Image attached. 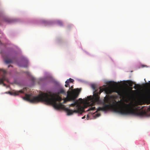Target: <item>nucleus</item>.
Here are the masks:
<instances>
[{"instance_id": "1", "label": "nucleus", "mask_w": 150, "mask_h": 150, "mask_svg": "<svg viewBox=\"0 0 150 150\" xmlns=\"http://www.w3.org/2000/svg\"><path fill=\"white\" fill-rule=\"evenodd\" d=\"M103 106L98 108L97 111H107L112 109L115 112L122 115H132L142 116L144 113L142 112L135 110L132 104L121 103L120 101L112 100L108 96H105L104 99Z\"/></svg>"}, {"instance_id": "2", "label": "nucleus", "mask_w": 150, "mask_h": 150, "mask_svg": "<svg viewBox=\"0 0 150 150\" xmlns=\"http://www.w3.org/2000/svg\"><path fill=\"white\" fill-rule=\"evenodd\" d=\"M60 94H66L63 89H60L56 93H52L50 92L42 93L37 96H33L30 94H26L24 99L32 103L45 102L47 104L52 105L57 109L62 108L64 105L60 102L62 98L59 96Z\"/></svg>"}, {"instance_id": "3", "label": "nucleus", "mask_w": 150, "mask_h": 150, "mask_svg": "<svg viewBox=\"0 0 150 150\" xmlns=\"http://www.w3.org/2000/svg\"><path fill=\"white\" fill-rule=\"evenodd\" d=\"M105 91L107 93H111V90L108 88H100L99 92H96L93 94V97L91 96L88 97L87 99L89 101H90V103L88 102V105L92 106L93 105L96 103H98L99 101V95L100 93L103 91Z\"/></svg>"}, {"instance_id": "4", "label": "nucleus", "mask_w": 150, "mask_h": 150, "mask_svg": "<svg viewBox=\"0 0 150 150\" xmlns=\"http://www.w3.org/2000/svg\"><path fill=\"white\" fill-rule=\"evenodd\" d=\"M70 106L75 107L74 110H71L67 108H65L64 109L67 113V115H72L74 113H82L84 112L83 109L81 107V104L79 103L77 100L74 101V103H71Z\"/></svg>"}, {"instance_id": "5", "label": "nucleus", "mask_w": 150, "mask_h": 150, "mask_svg": "<svg viewBox=\"0 0 150 150\" xmlns=\"http://www.w3.org/2000/svg\"><path fill=\"white\" fill-rule=\"evenodd\" d=\"M81 89L76 88L71 91H68L67 92V98L64 99L63 103L70 101H74L76 98L81 91Z\"/></svg>"}, {"instance_id": "6", "label": "nucleus", "mask_w": 150, "mask_h": 150, "mask_svg": "<svg viewBox=\"0 0 150 150\" xmlns=\"http://www.w3.org/2000/svg\"><path fill=\"white\" fill-rule=\"evenodd\" d=\"M0 73H2V78H0V84H3L4 86H5V84L4 83V81H6L8 82V80L5 76V74L6 73V70L3 69H0Z\"/></svg>"}, {"instance_id": "7", "label": "nucleus", "mask_w": 150, "mask_h": 150, "mask_svg": "<svg viewBox=\"0 0 150 150\" xmlns=\"http://www.w3.org/2000/svg\"><path fill=\"white\" fill-rule=\"evenodd\" d=\"M146 84H147L148 87L149 88L148 91L149 95L148 96L145 97L144 98L147 103L150 104V81H149V83H147Z\"/></svg>"}, {"instance_id": "8", "label": "nucleus", "mask_w": 150, "mask_h": 150, "mask_svg": "<svg viewBox=\"0 0 150 150\" xmlns=\"http://www.w3.org/2000/svg\"><path fill=\"white\" fill-rule=\"evenodd\" d=\"M24 92V91L23 90H20L18 91H16L12 93H11V92H9V93L11 95L16 96L19 95L20 93H23Z\"/></svg>"}, {"instance_id": "9", "label": "nucleus", "mask_w": 150, "mask_h": 150, "mask_svg": "<svg viewBox=\"0 0 150 150\" xmlns=\"http://www.w3.org/2000/svg\"><path fill=\"white\" fill-rule=\"evenodd\" d=\"M5 62L6 64L11 63L13 62V60L11 59H6L5 60Z\"/></svg>"}, {"instance_id": "10", "label": "nucleus", "mask_w": 150, "mask_h": 150, "mask_svg": "<svg viewBox=\"0 0 150 150\" xmlns=\"http://www.w3.org/2000/svg\"><path fill=\"white\" fill-rule=\"evenodd\" d=\"M74 81V80L72 79L69 78V79H67L66 81V82H68L69 83H73Z\"/></svg>"}, {"instance_id": "11", "label": "nucleus", "mask_w": 150, "mask_h": 150, "mask_svg": "<svg viewBox=\"0 0 150 150\" xmlns=\"http://www.w3.org/2000/svg\"><path fill=\"white\" fill-rule=\"evenodd\" d=\"M140 86L138 84H135V86L134 87V88L135 89H139L140 88Z\"/></svg>"}, {"instance_id": "12", "label": "nucleus", "mask_w": 150, "mask_h": 150, "mask_svg": "<svg viewBox=\"0 0 150 150\" xmlns=\"http://www.w3.org/2000/svg\"><path fill=\"white\" fill-rule=\"evenodd\" d=\"M91 88L93 89L95 91V92H96L97 90L96 89L95 86L94 84H92L91 86Z\"/></svg>"}, {"instance_id": "13", "label": "nucleus", "mask_w": 150, "mask_h": 150, "mask_svg": "<svg viewBox=\"0 0 150 150\" xmlns=\"http://www.w3.org/2000/svg\"><path fill=\"white\" fill-rule=\"evenodd\" d=\"M65 86L66 87H69V88L70 87V85H69V84L68 82H66V81H65Z\"/></svg>"}, {"instance_id": "14", "label": "nucleus", "mask_w": 150, "mask_h": 150, "mask_svg": "<svg viewBox=\"0 0 150 150\" xmlns=\"http://www.w3.org/2000/svg\"><path fill=\"white\" fill-rule=\"evenodd\" d=\"M65 86L66 87H69V88L70 87V85H69V84L68 82H66V81H65Z\"/></svg>"}, {"instance_id": "15", "label": "nucleus", "mask_w": 150, "mask_h": 150, "mask_svg": "<svg viewBox=\"0 0 150 150\" xmlns=\"http://www.w3.org/2000/svg\"><path fill=\"white\" fill-rule=\"evenodd\" d=\"M65 86L66 87H69V88L70 87V85H69V84L68 82H66V81H65Z\"/></svg>"}, {"instance_id": "16", "label": "nucleus", "mask_w": 150, "mask_h": 150, "mask_svg": "<svg viewBox=\"0 0 150 150\" xmlns=\"http://www.w3.org/2000/svg\"><path fill=\"white\" fill-rule=\"evenodd\" d=\"M95 107H91L90 108L88 109V110H95Z\"/></svg>"}, {"instance_id": "17", "label": "nucleus", "mask_w": 150, "mask_h": 150, "mask_svg": "<svg viewBox=\"0 0 150 150\" xmlns=\"http://www.w3.org/2000/svg\"><path fill=\"white\" fill-rule=\"evenodd\" d=\"M18 65H19V66H20V67H27L28 66L27 63L25 65H20L19 64H18Z\"/></svg>"}, {"instance_id": "18", "label": "nucleus", "mask_w": 150, "mask_h": 150, "mask_svg": "<svg viewBox=\"0 0 150 150\" xmlns=\"http://www.w3.org/2000/svg\"><path fill=\"white\" fill-rule=\"evenodd\" d=\"M108 84L112 86H113L114 85L113 83V82L111 81L109 82L108 83Z\"/></svg>"}, {"instance_id": "19", "label": "nucleus", "mask_w": 150, "mask_h": 150, "mask_svg": "<svg viewBox=\"0 0 150 150\" xmlns=\"http://www.w3.org/2000/svg\"><path fill=\"white\" fill-rule=\"evenodd\" d=\"M58 24L60 25H62V23L61 21H58Z\"/></svg>"}, {"instance_id": "20", "label": "nucleus", "mask_w": 150, "mask_h": 150, "mask_svg": "<svg viewBox=\"0 0 150 150\" xmlns=\"http://www.w3.org/2000/svg\"><path fill=\"white\" fill-rule=\"evenodd\" d=\"M6 21L8 23H11L12 22L11 20L9 19H7L6 20Z\"/></svg>"}, {"instance_id": "21", "label": "nucleus", "mask_w": 150, "mask_h": 150, "mask_svg": "<svg viewBox=\"0 0 150 150\" xmlns=\"http://www.w3.org/2000/svg\"><path fill=\"white\" fill-rule=\"evenodd\" d=\"M132 83H133L131 81H130V83L129 84L130 86H132Z\"/></svg>"}, {"instance_id": "22", "label": "nucleus", "mask_w": 150, "mask_h": 150, "mask_svg": "<svg viewBox=\"0 0 150 150\" xmlns=\"http://www.w3.org/2000/svg\"><path fill=\"white\" fill-rule=\"evenodd\" d=\"M147 111L150 112V107L147 108Z\"/></svg>"}, {"instance_id": "23", "label": "nucleus", "mask_w": 150, "mask_h": 150, "mask_svg": "<svg viewBox=\"0 0 150 150\" xmlns=\"http://www.w3.org/2000/svg\"><path fill=\"white\" fill-rule=\"evenodd\" d=\"M73 88V86H71V88H69V89L70 90V89H72Z\"/></svg>"}, {"instance_id": "24", "label": "nucleus", "mask_w": 150, "mask_h": 150, "mask_svg": "<svg viewBox=\"0 0 150 150\" xmlns=\"http://www.w3.org/2000/svg\"><path fill=\"white\" fill-rule=\"evenodd\" d=\"M12 67V66L11 65H8V68H9V67Z\"/></svg>"}, {"instance_id": "25", "label": "nucleus", "mask_w": 150, "mask_h": 150, "mask_svg": "<svg viewBox=\"0 0 150 150\" xmlns=\"http://www.w3.org/2000/svg\"><path fill=\"white\" fill-rule=\"evenodd\" d=\"M79 100H82V99L81 98H79Z\"/></svg>"}, {"instance_id": "26", "label": "nucleus", "mask_w": 150, "mask_h": 150, "mask_svg": "<svg viewBox=\"0 0 150 150\" xmlns=\"http://www.w3.org/2000/svg\"><path fill=\"white\" fill-rule=\"evenodd\" d=\"M85 118V116H84V117H83L82 118V119H84V118Z\"/></svg>"}, {"instance_id": "27", "label": "nucleus", "mask_w": 150, "mask_h": 150, "mask_svg": "<svg viewBox=\"0 0 150 150\" xmlns=\"http://www.w3.org/2000/svg\"><path fill=\"white\" fill-rule=\"evenodd\" d=\"M2 43L1 42V41H0V45H1L2 44Z\"/></svg>"}, {"instance_id": "28", "label": "nucleus", "mask_w": 150, "mask_h": 150, "mask_svg": "<svg viewBox=\"0 0 150 150\" xmlns=\"http://www.w3.org/2000/svg\"><path fill=\"white\" fill-rule=\"evenodd\" d=\"M117 93H118L119 94V93H120V92H117Z\"/></svg>"}, {"instance_id": "29", "label": "nucleus", "mask_w": 150, "mask_h": 150, "mask_svg": "<svg viewBox=\"0 0 150 150\" xmlns=\"http://www.w3.org/2000/svg\"><path fill=\"white\" fill-rule=\"evenodd\" d=\"M97 115H98V116H99V115H98V114H97Z\"/></svg>"}]
</instances>
